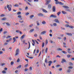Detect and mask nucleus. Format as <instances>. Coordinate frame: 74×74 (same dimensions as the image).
I'll return each mask as SVG.
<instances>
[{
	"mask_svg": "<svg viewBox=\"0 0 74 74\" xmlns=\"http://www.w3.org/2000/svg\"><path fill=\"white\" fill-rule=\"evenodd\" d=\"M56 1V4H60L61 5H63L64 4L62 3V2L58 1V0H54Z\"/></svg>",
	"mask_w": 74,
	"mask_h": 74,
	"instance_id": "nucleus-1",
	"label": "nucleus"
},
{
	"mask_svg": "<svg viewBox=\"0 0 74 74\" xmlns=\"http://www.w3.org/2000/svg\"><path fill=\"white\" fill-rule=\"evenodd\" d=\"M10 5H7V7L8 8V10L10 11H11V8H12V5H10Z\"/></svg>",
	"mask_w": 74,
	"mask_h": 74,
	"instance_id": "nucleus-2",
	"label": "nucleus"
},
{
	"mask_svg": "<svg viewBox=\"0 0 74 74\" xmlns=\"http://www.w3.org/2000/svg\"><path fill=\"white\" fill-rule=\"evenodd\" d=\"M19 49H16V53L15 54V56H17L18 55H19Z\"/></svg>",
	"mask_w": 74,
	"mask_h": 74,
	"instance_id": "nucleus-3",
	"label": "nucleus"
},
{
	"mask_svg": "<svg viewBox=\"0 0 74 74\" xmlns=\"http://www.w3.org/2000/svg\"><path fill=\"white\" fill-rule=\"evenodd\" d=\"M56 18V16L55 15H54L53 14H51L50 16V18Z\"/></svg>",
	"mask_w": 74,
	"mask_h": 74,
	"instance_id": "nucleus-4",
	"label": "nucleus"
},
{
	"mask_svg": "<svg viewBox=\"0 0 74 74\" xmlns=\"http://www.w3.org/2000/svg\"><path fill=\"white\" fill-rule=\"evenodd\" d=\"M46 33V31H42V32L40 33L41 35H43V34H44Z\"/></svg>",
	"mask_w": 74,
	"mask_h": 74,
	"instance_id": "nucleus-5",
	"label": "nucleus"
},
{
	"mask_svg": "<svg viewBox=\"0 0 74 74\" xmlns=\"http://www.w3.org/2000/svg\"><path fill=\"white\" fill-rule=\"evenodd\" d=\"M53 12H55L56 11V7L55 6H53Z\"/></svg>",
	"mask_w": 74,
	"mask_h": 74,
	"instance_id": "nucleus-6",
	"label": "nucleus"
},
{
	"mask_svg": "<svg viewBox=\"0 0 74 74\" xmlns=\"http://www.w3.org/2000/svg\"><path fill=\"white\" fill-rule=\"evenodd\" d=\"M46 4H49L51 2V0H46Z\"/></svg>",
	"mask_w": 74,
	"mask_h": 74,
	"instance_id": "nucleus-7",
	"label": "nucleus"
},
{
	"mask_svg": "<svg viewBox=\"0 0 74 74\" xmlns=\"http://www.w3.org/2000/svg\"><path fill=\"white\" fill-rule=\"evenodd\" d=\"M48 8L49 10H50L51 8V5L50 4H49L48 5Z\"/></svg>",
	"mask_w": 74,
	"mask_h": 74,
	"instance_id": "nucleus-8",
	"label": "nucleus"
},
{
	"mask_svg": "<svg viewBox=\"0 0 74 74\" xmlns=\"http://www.w3.org/2000/svg\"><path fill=\"white\" fill-rule=\"evenodd\" d=\"M48 63L49 64V66H50L51 65V64H52V61H49V62Z\"/></svg>",
	"mask_w": 74,
	"mask_h": 74,
	"instance_id": "nucleus-9",
	"label": "nucleus"
},
{
	"mask_svg": "<svg viewBox=\"0 0 74 74\" xmlns=\"http://www.w3.org/2000/svg\"><path fill=\"white\" fill-rule=\"evenodd\" d=\"M68 52L69 53H71V52L70 51H71V49L70 48H68Z\"/></svg>",
	"mask_w": 74,
	"mask_h": 74,
	"instance_id": "nucleus-10",
	"label": "nucleus"
},
{
	"mask_svg": "<svg viewBox=\"0 0 74 74\" xmlns=\"http://www.w3.org/2000/svg\"><path fill=\"white\" fill-rule=\"evenodd\" d=\"M38 16H44V15L42 13H39L38 14Z\"/></svg>",
	"mask_w": 74,
	"mask_h": 74,
	"instance_id": "nucleus-11",
	"label": "nucleus"
},
{
	"mask_svg": "<svg viewBox=\"0 0 74 74\" xmlns=\"http://www.w3.org/2000/svg\"><path fill=\"white\" fill-rule=\"evenodd\" d=\"M55 21L57 23H59V20H58V19H55Z\"/></svg>",
	"mask_w": 74,
	"mask_h": 74,
	"instance_id": "nucleus-12",
	"label": "nucleus"
},
{
	"mask_svg": "<svg viewBox=\"0 0 74 74\" xmlns=\"http://www.w3.org/2000/svg\"><path fill=\"white\" fill-rule=\"evenodd\" d=\"M62 62H61V63H63V62H66V60L65 59L63 58L62 60Z\"/></svg>",
	"mask_w": 74,
	"mask_h": 74,
	"instance_id": "nucleus-13",
	"label": "nucleus"
},
{
	"mask_svg": "<svg viewBox=\"0 0 74 74\" xmlns=\"http://www.w3.org/2000/svg\"><path fill=\"white\" fill-rule=\"evenodd\" d=\"M66 34H67V35H68V36H72V34L71 33H66Z\"/></svg>",
	"mask_w": 74,
	"mask_h": 74,
	"instance_id": "nucleus-14",
	"label": "nucleus"
},
{
	"mask_svg": "<svg viewBox=\"0 0 74 74\" xmlns=\"http://www.w3.org/2000/svg\"><path fill=\"white\" fill-rule=\"evenodd\" d=\"M13 39L14 40L13 42V43H14L15 42H16V39H15V37H14Z\"/></svg>",
	"mask_w": 74,
	"mask_h": 74,
	"instance_id": "nucleus-15",
	"label": "nucleus"
},
{
	"mask_svg": "<svg viewBox=\"0 0 74 74\" xmlns=\"http://www.w3.org/2000/svg\"><path fill=\"white\" fill-rule=\"evenodd\" d=\"M62 7L65 8H69V7L67 6L64 5L62 6Z\"/></svg>",
	"mask_w": 74,
	"mask_h": 74,
	"instance_id": "nucleus-16",
	"label": "nucleus"
},
{
	"mask_svg": "<svg viewBox=\"0 0 74 74\" xmlns=\"http://www.w3.org/2000/svg\"><path fill=\"white\" fill-rule=\"evenodd\" d=\"M34 29H31L29 31V32H30V33H32V32H33L34 31Z\"/></svg>",
	"mask_w": 74,
	"mask_h": 74,
	"instance_id": "nucleus-17",
	"label": "nucleus"
},
{
	"mask_svg": "<svg viewBox=\"0 0 74 74\" xmlns=\"http://www.w3.org/2000/svg\"><path fill=\"white\" fill-rule=\"evenodd\" d=\"M6 19H7V18L6 17H4L1 19V20L2 21H4Z\"/></svg>",
	"mask_w": 74,
	"mask_h": 74,
	"instance_id": "nucleus-18",
	"label": "nucleus"
},
{
	"mask_svg": "<svg viewBox=\"0 0 74 74\" xmlns=\"http://www.w3.org/2000/svg\"><path fill=\"white\" fill-rule=\"evenodd\" d=\"M42 11L43 12H45V13H47V12H48L45 9H43Z\"/></svg>",
	"mask_w": 74,
	"mask_h": 74,
	"instance_id": "nucleus-19",
	"label": "nucleus"
},
{
	"mask_svg": "<svg viewBox=\"0 0 74 74\" xmlns=\"http://www.w3.org/2000/svg\"><path fill=\"white\" fill-rule=\"evenodd\" d=\"M69 66H73V63L71 62H69Z\"/></svg>",
	"mask_w": 74,
	"mask_h": 74,
	"instance_id": "nucleus-20",
	"label": "nucleus"
},
{
	"mask_svg": "<svg viewBox=\"0 0 74 74\" xmlns=\"http://www.w3.org/2000/svg\"><path fill=\"white\" fill-rule=\"evenodd\" d=\"M21 67H22L21 65H19L17 67V69H21Z\"/></svg>",
	"mask_w": 74,
	"mask_h": 74,
	"instance_id": "nucleus-21",
	"label": "nucleus"
},
{
	"mask_svg": "<svg viewBox=\"0 0 74 74\" xmlns=\"http://www.w3.org/2000/svg\"><path fill=\"white\" fill-rule=\"evenodd\" d=\"M60 14H61V12H59L57 13V15L58 16H59V15H60Z\"/></svg>",
	"mask_w": 74,
	"mask_h": 74,
	"instance_id": "nucleus-22",
	"label": "nucleus"
},
{
	"mask_svg": "<svg viewBox=\"0 0 74 74\" xmlns=\"http://www.w3.org/2000/svg\"><path fill=\"white\" fill-rule=\"evenodd\" d=\"M62 13L63 14H66V12L64 11H62Z\"/></svg>",
	"mask_w": 74,
	"mask_h": 74,
	"instance_id": "nucleus-23",
	"label": "nucleus"
},
{
	"mask_svg": "<svg viewBox=\"0 0 74 74\" xmlns=\"http://www.w3.org/2000/svg\"><path fill=\"white\" fill-rule=\"evenodd\" d=\"M17 14L18 15H19L21 14V12H18L17 13Z\"/></svg>",
	"mask_w": 74,
	"mask_h": 74,
	"instance_id": "nucleus-24",
	"label": "nucleus"
},
{
	"mask_svg": "<svg viewBox=\"0 0 74 74\" xmlns=\"http://www.w3.org/2000/svg\"><path fill=\"white\" fill-rule=\"evenodd\" d=\"M34 15H32L30 16V19H32L33 17H34Z\"/></svg>",
	"mask_w": 74,
	"mask_h": 74,
	"instance_id": "nucleus-25",
	"label": "nucleus"
},
{
	"mask_svg": "<svg viewBox=\"0 0 74 74\" xmlns=\"http://www.w3.org/2000/svg\"><path fill=\"white\" fill-rule=\"evenodd\" d=\"M57 50H58V51H62V49L60 48H58L57 49Z\"/></svg>",
	"mask_w": 74,
	"mask_h": 74,
	"instance_id": "nucleus-26",
	"label": "nucleus"
},
{
	"mask_svg": "<svg viewBox=\"0 0 74 74\" xmlns=\"http://www.w3.org/2000/svg\"><path fill=\"white\" fill-rule=\"evenodd\" d=\"M42 24L44 25V24H45L46 23V22L45 21H43L42 22Z\"/></svg>",
	"mask_w": 74,
	"mask_h": 74,
	"instance_id": "nucleus-27",
	"label": "nucleus"
},
{
	"mask_svg": "<svg viewBox=\"0 0 74 74\" xmlns=\"http://www.w3.org/2000/svg\"><path fill=\"white\" fill-rule=\"evenodd\" d=\"M1 17H3L5 16V15L4 14H1L0 15Z\"/></svg>",
	"mask_w": 74,
	"mask_h": 74,
	"instance_id": "nucleus-28",
	"label": "nucleus"
},
{
	"mask_svg": "<svg viewBox=\"0 0 74 74\" xmlns=\"http://www.w3.org/2000/svg\"><path fill=\"white\" fill-rule=\"evenodd\" d=\"M45 62L46 63H48V62L47 61V59L45 58Z\"/></svg>",
	"mask_w": 74,
	"mask_h": 74,
	"instance_id": "nucleus-29",
	"label": "nucleus"
},
{
	"mask_svg": "<svg viewBox=\"0 0 74 74\" xmlns=\"http://www.w3.org/2000/svg\"><path fill=\"white\" fill-rule=\"evenodd\" d=\"M14 63V62L13 61H12L11 62V64L12 66V65H13Z\"/></svg>",
	"mask_w": 74,
	"mask_h": 74,
	"instance_id": "nucleus-30",
	"label": "nucleus"
},
{
	"mask_svg": "<svg viewBox=\"0 0 74 74\" xmlns=\"http://www.w3.org/2000/svg\"><path fill=\"white\" fill-rule=\"evenodd\" d=\"M62 52L63 53H64V54H66V53H67V52L65 51H62Z\"/></svg>",
	"mask_w": 74,
	"mask_h": 74,
	"instance_id": "nucleus-31",
	"label": "nucleus"
},
{
	"mask_svg": "<svg viewBox=\"0 0 74 74\" xmlns=\"http://www.w3.org/2000/svg\"><path fill=\"white\" fill-rule=\"evenodd\" d=\"M44 47V42H43L42 44V47L43 48Z\"/></svg>",
	"mask_w": 74,
	"mask_h": 74,
	"instance_id": "nucleus-32",
	"label": "nucleus"
},
{
	"mask_svg": "<svg viewBox=\"0 0 74 74\" xmlns=\"http://www.w3.org/2000/svg\"><path fill=\"white\" fill-rule=\"evenodd\" d=\"M25 35H23L22 36H21V39H23V38H24L25 37Z\"/></svg>",
	"mask_w": 74,
	"mask_h": 74,
	"instance_id": "nucleus-33",
	"label": "nucleus"
},
{
	"mask_svg": "<svg viewBox=\"0 0 74 74\" xmlns=\"http://www.w3.org/2000/svg\"><path fill=\"white\" fill-rule=\"evenodd\" d=\"M28 43L29 44V47L28 48V49H29V48H30V42H28Z\"/></svg>",
	"mask_w": 74,
	"mask_h": 74,
	"instance_id": "nucleus-34",
	"label": "nucleus"
},
{
	"mask_svg": "<svg viewBox=\"0 0 74 74\" xmlns=\"http://www.w3.org/2000/svg\"><path fill=\"white\" fill-rule=\"evenodd\" d=\"M14 7H18L19 5H18V4H16L15 5H14Z\"/></svg>",
	"mask_w": 74,
	"mask_h": 74,
	"instance_id": "nucleus-35",
	"label": "nucleus"
},
{
	"mask_svg": "<svg viewBox=\"0 0 74 74\" xmlns=\"http://www.w3.org/2000/svg\"><path fill=\"white\" fill-rule=\"evenodd\" d=\"M2 73L3 74H5V73H6V71L4 70H3L2 71Z\"/></svg>",
	"mask_w": 74,
	"mask_h": 74,
	"instance_id": "nucleus-36",
	"label": "nucleus"
},
{
	"mask_svg": "<svg viewBox=\"0 0 74 74\" xmlns=\"http://www.w3.org/2000/svg\"><path fill=\"white\" fill-rule=\"evenodd\" d=\"M67 58H70V56H71V55H67Z\"/></svg>",
	"mask_w": 74,
	"mask_h": 74,
	"instance_id": "nucleus-37",
	"label": "nucleus"
},
{
	"mask_svg": "<svg viewBox=\"0 0 74 74\" xmlns=\"http://www.w3.org/2000/svg\"><path fill=\"white\" fill-rule=\"evenodd\" d=\"M48 51V48H46L45 49V52L46 53H47V52Z\"/></svg>",
	"mask_w": 74,
	"mask_h": 74,
	"instance_id": "nucleus-38",
	"label": "nucleus"
},
{
	"mask_svg": "<svg viewBox=\"0 0 74 74\" xmlns=\"http://www.w3.org/2000/svg\"><path fill=\"white\" fill-rule=\"evenodd\" d=\"M6 24L8 25V26H10V23H6Z\"/></svg>",
	"mask_w": 74,
	"mask_h": 74,
	"instance_id": "nucleus-39",
	"label": "nucleus"
},
{
	"mask_svg": "<svg viewBox=\"0 0 74 74\" xmlns=\"http://www.w3.org/2000/svg\"><path fill=\"white\" fill-rule=\"evenodd\" d=\"M65 26L66 27H70V25L69 24L66 25H65Z\"/></svg>",
	"mask_w": 74,
	"mask_h": 74,
	"instance_id": "nucleus-40",
	"label": "nucleus"
},
{
	"mask_svg": "<svg viewBox=\"0 0 74 74\" xmlns=\"http://www.w3.org/2000/svg\"><path fill=\"white\" fill-rule=\"evenodd\" d=\"M3 31V28H1L0 29V34L1 33V32Z\"/></svg>",
	"mask_w": 74,
	"mask_h": 74,
	"instance_id": "nucleus-41",
	"label": "nucleus"
},
{
	"mask_svg": "<svg viewBox=\"0 0 74 74\" xmlns=\"http://www.w3.org/2000/svg\"><path fill=\"white\" fill-rule=\"evenodd\" d=\"M69 27H70V28H71V29H73V28H74V27H73V26H69Z\"/></svg>",
	"mask_w": 74,
	"mask_h": 74,
	"instance_id": "nucleus-42",
	"label": "nucleus"
},
{
	"mask_svg": "<svg viewBox=\"0 0 74 74\" xmlns=\"http://www.w3.org/2000/svg\"><path fill=\"white\" fill-rule=\"evenodd\" d=\"M73 66H69L68 67V69H73Z\"/></svg>",
	"mask_w": 74,
	"mask_h": 74,
	"instance_id": "nucleus-43",
	"label": "nucleus"
},
{
	"mask_svg": "<svg viewBox=\"0 0 74 74\" xmlns=\"http://www.w3.org/2000/svg\"><path fill=\"white\" fill-rule=\"evenodd\" d=\"M36 23L38 26H39V25H40V23H38V21H37Z\"/></svg>",
	"mask_w": 74,
	"mask_h": 74,
	"instance_id": "nucleus-44",
	"label": "nucleus"
},
{
	"mask_svg": "<svg viewBox=\"0 0 74 74\" xmlns=\"http://www.w3.org/2000/svg\"><path fill=\"white\" fill-rule=\"evenodd\" d=\"M53 26H57V24H56V23H54L53 24Z\"/></svg>",
	"mask_w": 74,
	"mask_h": 74,
	"instance_id": "nucleus-45",
	"label": "nucleus"
},
{
	"mask_svg": "<svg viewBox=\"0 0 74 74\" xmlns=\"http://www.w3.org/2000/svg\"><path fill=\"white\" fill-rule=\"evenodd\" d=\"M26 3H27V4H29V5H32L30 3H29V2H28L27 1L26 2Z\"/></svg>",
	"mask_w": 74,
	"mask_h": 74,
	"instance_id": "nucleus-46",
	"label": "nucleus"
},
{
	"mask_svg": "<svg viewBox=\"0 0 74 74\" xmlns=\"http://www.w3.org/2000/svg\"><path fill=\"white\" fill-rule=\"evenodd\" d=\"M18 18H22V16H21V15H19L18 16Z\"/></svg>",
	"mask_w": 74,
	"mask_h": 74,
	"instance_id": "nucleus-47",
	"label": "nucleus"
},
{
	"mask_svg": "<svg viewBox=\"0 0 74 74\" xmlns=\"http://www.w3.org/2000/svg\"><path fill=\"white\" fill-rule=\"evenodd\" d=\"M34 36L35 37H37V34H35Z\"/></svg>",
	"mask_w": 74,
	"mask_h": 74,
	"instance_id": "nucleus-48",
	"label": "nucleus"
},
{
	"mask_svg": "<svg viewBox=\"0 0 74 74\" xmlns=\"http://www.w3.org/2000/svg\"><path fill=\"white\" fill-rule=\"evenodd\" d=\"M61 57L59 55H58L56 56V58H60Z\"/></svg>",
	"mask_w": 74,
	"mask_h": 74,
	"instance_id": "nucleus-49",
	"label": "nucleus"
},
{
	"mask_svg": "<svg viewBox=\"0 0 74 74\" xmlns=\"http://www.w3.org/2000/svg\"><path fill=\"white\" fill-rule=\"evenodd\" d=\"M20 30H16V33H19Z\"/></svg>",
	"mask_w": 74,
	"mask_h": 74,
	"instance_id": "nucleus-50",
	"label": "nucleus"
},
{
	"mask_svg": "<svg viewBox=\"0 0 74 74\" xmlns=\"http://www.w3.org/2000/svg\"><path fill=\"white\" fill-rule=\"evenodd\" d=\"M20 59H19V58H18L17 60V62H20Z\"/></svg>",
	"mask_w": 74,
	"mask_h": 74,
	"instance_id": "nucleus-51",
	"label": "nucleus"
},
{
	"mask_svg": "<svg viewBox=\"0 0 74 74\" xmlns=\"http://www.w3.org/2000/svg\"><path fill=\"white\" fill-rule=\"evenodd\" d=\"M28 10V7H27V6H26L25 8V10Z\"/></svg>",
	"mask_w": 74,
	"mask_h": 74,
	"instance_id": "nucleus-52",
	"label": "nucleus"
},
{
	"mask_svg": "<svg viewBox=\"0 0 74 74\" xmlns=\"http://www.w3.org/2000/svg\"><path fill=\"white\" fill-rule=\"evenodd\" d=\"M5 64V63H3L1 65L2 66H4Z\"/></svg>",
	"mask_w": 74,
	"mask_h": 74,
	"instance_id": "nucleus-53",
	"label": "nucleus"
},
{
	"mask_svg": "<svg viewBox=\"0 0 74 74\" xmlns=\"http://www.w3.org/2000/svg\"><path fill=\"white\" fill-rule=\"evenodd\" d=\"M39 38L40 40H42V37L41 36H39Z\"/></svg>",
	"mask_w": 74,
	"mask_h": 74,
	"instance_id": "nucleus-54",
	"label": "nucleus"
},
{
	"mask_svg": "<svg viewBox=\"0 0 74 74\" xmlns=\"http://www.w3.org/2000/svg\"><path fill=\"white\" fill-rule=\"evenodd\" d=\"M71 71V69H69L67 71L68 73H70V72Z\"/></svg>",
	"mask_w": 74,
	"mask_h": 74,
	"instance_id": "nucleus-55",
	"label": "nucleus"
},
{
	"mask_svg": "<svg viewBox=\"0 0 74 74\" xmlns=\"http://www.w3.org/2000/svg\"><path fill=\"white\" fill-rule=\"evenodd\" d=\"M28 66V64H26L25 65V67H27Z\"/></svg>",
	"mask_w": 74,
	"mask_h": 74,
	"instance_id": "nucleus-56",
	"label": "nucleus"
},
{
	"mask_svg": "<svg viewBox=\"0 0 74 74\" xmlns=\"http://www.w3.org/2000/svg\"><path fill=\"white\" fill-rule=\"evenodd\" d=\"M59 66H60V65L58 64L56 65V67H59Z\"/></svg>",
	"mask_w": 74,
	"mask_h": 74,
	"instance_id": "nucleus-57",
	"label": "nucleus"
},
{
	"mask_svg": "<svg viewBox=\"0 0 74 74\" xmlns=\"http://www.w3.org/2000/svg\"><path fill=\"white\" fill-rule=\"evenodd\" d=\"M10 41L9 40H6V42H9Z\"/></svg>",
	"mask_w": 74,
	"mask_h": 74,
	"instance_id": "nucleus-58",
	"label": "nucleus"
},
{
	"mask_svg": "<svg viewBox=\"0 0 74 74\" xmlns=\"http://www.w3.org/2000/svg\"><path fill=\"white\" fill-rule=\"evenodd\" d=\"M35 41L36 42L37 44H39V43H38V41H37L36 40H35Z\"/></svg>",
	"mask_w": 74,
	"mask_h": 74,
	"instance_id": "nucleus-59",
	"label": "nucleus"
},
{
	"mask_svg": "<svg viewBox=\"0 0 74 74\" xmlns=\"http://www.w3.org/2000/svg\"><path fill=\"white\" fill-rule=\"evenodd\" d=\"M27 70H28V69H27V68L25 69L24 70L25 71H27Z\"/></svg>",
	"mask_w": 74,
	"mask_h": 74,
	"instance_id": "nucleus-60",
	"label": "nucleus"
},
{
	"mask_svg": "<svg viewBox=\"0 0 74 74\" xmlns=\"http://www.w3.org/2000/svg\"><path fill=\"white\" fill-rule=\"evenodd\" d=\"M7 69H8V68H7L5 67V68H4V70H5L6 71V70H7Z\"/></svg>",
	"mask_w": 74,
	"mask_h": 74,
	"instance_id": "nucleus-61",
	"label": "nucleus"
},
{
	"mask_svg": "<svg viewBox=\"0 0 74 74\" xmlns=\"http://www.w3.org/2000/svg\"><path fill=\"white\" fill-rule=\"evenodd\" d=\"M11 37V36H8L7 37H6V38H10Z\"/></svg>",
	"mask_w": 74,
	"mask_h": 74,
	"instance_id": "nucleus-62",
	"label": "nucleus"
},
{
	"mask_svg": "<svg viewBox=\"0 0 74 74\" xmlns=\"http://www.w3.org/2000/svg\"><path fill=\"white\" fill-rule=\"evenodd\" d=\"M29 14V12H27L26 14V15H28Z\"/></svg>",
	"mask_w": 74,
	"mask_h": 74,
	"instance_id": "nucleus-63",
	"label": "nucleus"
},
{
	"mask_svg": "<svg viewBox=\"0 0 74 74\" xmlns=\"http://www.w3.org/2000/svg\"><path fill=\"white\" fill-rule=\"evenodd\" d=\"M62 68H61L59 69V71H62Z\"/></svg>",
	"mask_w": 74,
	"mask_h": 74,
	"instance_id": "nucleus-64",
	"label": "nucleus"
}]
</instances>
